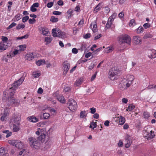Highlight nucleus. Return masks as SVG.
I'll return each instance as SVG.
<instances>
[{
  "mask_svg": "<svg viewBox=\"0 0 156 156\" xmlns=\"http://www.w3.org/2000/svg\"><path fill=\"white\" fill-rule=\"evenodd\" d=\"M24 79V77L22 76L19 80L13 84L12 87L9 88V94L7 101L10 104H15L16 106H17L19 104V101H16L13 96L15 93V91L18 88V86L22 83Z\"/></svg>",
  "mask_w": 156,
  "mask_h": 156,
  "instance_id": "1",
  "label": "nucleus"
},
{
  "mask_svg": "<svg viewBox=\"0 0 156 156\" xmlns=\"http://www.w3.org/2000/svg\"><path fill=\"white\" fill-rule=\"evenodd\" d=\"M120 73V70L116 67L112 68L108 73L109 77L110 79L114 80H116L118 77V75Z\"/></svg>",
  "mask_w": 156,
  "mask_h": 156,
  "instance_id": "2",
  "label": "nucleus"
},
{
  "mask_svg": "<svg viewBox=\"0 0 156 156\" xmlns=\"http://www.w3.org/2000/svg\"><path fill=\"white\" fill-rule=\"evenodd\" d=\"M119 43L120 44L123 43L130 45L131 44V38L129 36L127 35H122L118 37Z\"/></svg>",
  "mask_w": 156,
  "mask_h": 156,
  "instance_id": "3",
  "label": "nucleus"
},
{
  "mask_svg": "<svg viewBox=\"0 0 156 156\" xmlns=\"http://www.w3.org/2000/svg\"><path fill=\"white\" fill-rule=\"evenodd\" d=\"M30 144V146L36 149H39L40 147V144L39 140H36L33 137L29 138Z\"/></svg>",
  "mask_w": 156,
  "mask_h": 156,
  "instance_id": "4",
  "label": "nucleus"
},
{
  "mask_svg": "<svg viewBox=\"0 0 156 156\" xmlns=\"http://www.w3.org/2000/svg\"><path fill=\"white\" fill-rule=\"evenodd\" d=\"M52 34L54 37H62L65 35V33L62 31L58 28L53 29L52 30Z\"/></svg>",
  "mask_w": 156,
  "mask_h": 156,
  "instance_id": "5",
  "label": "nucleus"
},
{
  "mask_svg": "<svg viewBox=\"0 0 156 156\" xmlns=\"http://www.w3.org/2000/svg\"><path fill=\"white\" fill-rule=\"evenodd\" d=\"M40 136L38 137L37 138L38 139V140H39V141L43 142L44 141L45 138V134L46 133V132L45 131L42 132L40 128H38V129L37 130L36 132V134L37 136H39L40 135Z\"/></svg>",
  "mask_w": 156,
  "mask_h": 156,
  "instance_id": "6",
  "label": "nucleus"
},
{
  "mask_svg": "<svg viewBox=\"0 0 156 156\" xmlns=\"http://www.w3.org/2000/svg\"><path fill=\"white\" fill-rule=\"evenodd\" d=\"M9 144L15 146L18 149H21L23 147V144L20 141L16 140H12L9 142Z\"/></svg>",
  "mask_w": 156,
  "mask_h": 156,
  "instance_id": "7",
  "label": "nucleus"
},
{
  "mask_svg": "<svg viewBox=\"0 0 156 156\" xmlns=\"http://www.w3.org/2000/svg\"><path fill=\"white\" fill-rule=\"evenodd\" d=\"M64 66L63 74L65 75L67 74L70 67V64L67 61H65L63 63Z\"/></svg>",
  "mask_w": 156,
  "mask_h": 156,
  "instance_id": "8",
  "label": "nucleus"
},
{
  "mask_svg": "<svg viewBox=\"0 0 156 156\" xmlns=\"http://www.w3.org/2000/svg\"><path fill=\"white\" fill-rule=\"evenodd\" d=\"M11 121L13 123H17L20 124V118L18 115H14Z\"/></svg>",
  "mask_w": 156,
  "mask_h": 156,
  "instance_id": "9",
  "label": "nucleus"
},
{
  "mask_svg": "<svg viewBox=\"0 0 156 156\" xmlns=\"http://www.w3.org/2000/svg\"><path fill=\"white\" fill-rule=\"evenodd\" d=\"M133 41L135 44H138L141 43L142 40L140 37L135 36L133 37Z\"/></svg>",
  "mask_w": 156,
  "mask_h": 156,
  "instance_id": "10",
  "label": "nucleus"
},
{
  "mask_svg": "<svg viewBox=\"0 0 156 156\" xmlns=\"http://www.w3.org/2000/svg\"><path fill=\"white\" fill-rule=\"evenodd\" d=\"M67 105L69 106L74 107L77 106L76 102L72 99H70L69 100V101L67 103Z\"/></svg>",
  "mask_w": 156,
  "mask_h": 156,
  "instance_id": "11",
  "label": "nucleus"
},
{
  "mask_svg": "<svg viewBox=\"0 0 156 156\" xmlns=\"http://www.w3.org/2000/svg\"><path fill=\"white\" fill-rule=\"evenodd\" d=\"M127 80L126 79H123L121 83L119 85V87L120 90H124L126 89V84L124 83L126 82Z\"/></svg>",
  "mask_w": 156,
  "mask_h": 156,
  "instance_id": "12",
  "label": "nucleus"
},
{
  "mask_svg": "<svg viewBox=\"0 0 156 156\" xmlns=\"http://www.w3.org/2000/svg\"><path fill=\"white\" fill-rule=\"evenodd\" d=\"M90 27L91 28L94 33L96 32L97 31V25L95 21L92 22L90 26Z\"/></svg>",
  "mask_w": 156,
  "mask_h": 156,
  "instance_id": "13",
  "label": "nucleus"
},
{
  "mask_svg": "<svg viewBox=\"0 0 156 156\" xmlns=\"http://www.w3.org/2000/svg\"><path fill=\"white\" fill-rule=\"evenodd\" d=\"M57 99L61 103L63 104L66 102L64 97L61 95H59L56 96Z\"/></svg>",
  "mask_w": 156,
  "mask_h": 156,
  "instance_id": "14",
  "label": "nucleus"
},
{
  "mask_svg": "<svg viewBox=\"0 0 156 156\" xmlns=\"http://www.w3.org/2000/svg\"><path fill=\"white\" fill-rule=\"evenodd\" d=\"M7 46L2 42H0V52L4 51L7 49Z\"/></svg>",
  "mask_w": 156,
  "mask_h": 156,
  "instance_id": "15",
  "label": "nucleus"
},
{
  "mask_svg": "<svg viewBox=\"0 0 156 156\" xmlns=\"http://www.w3.org/2000/svg\"><path fill=\"white\" fill-rule=\"evenodd\" d=\"M28 118L29 120L31 122H36L38 121V119L34 116Z\"/></svg>",
  "mask_w": 156,
  "mask_h": 156,
  "instance_id": "16",
  "label": "nucleus"
},
{
  "mask_svg": "<svg viewBox=\"0 0 156 156\" xmlns=\"http://www.w3.org/2000/svg\"><path fill=\"white\" fill-rule=\"evenodd\" d=\"M20 124L17 123H13V132H16L18 131L20 129Z\"/></svg>",
  "mask_w": 156,
  "mask_h": 156,
  "instance_id": "17",
  "label": "nucleus"
},
{
  "mask_svg": "<svg viewBox=\"0 0 156 156\" xmlns=\"http://www.w3.org/2000/svg\"><path fill=\"white\" fill-rule=\"evenodd\" d=\"M45 63V61L44 59H40L39 60L37 61H36V64L37 65L40 66L41 65H43Z\"/></svg>",
  "mask_w": 156,
  "mask_h": 156,
  "instance_id": "18",
  "label": "nucleus"
},
{
  "mask_svg": "<svg viewBox=\"0 0 156 156\" xmlns=\"http://www.w3.org/2000/svg\"><path fill=\"white\" fill-rule=\"evenodd\" d=\"M33 53H29L27 55V59L29 60H32L34 58Z\"/></svg>",
  "mask_w": 156,
  "mask_h": 156,
  "instance_id": "19",
  "label": "nucleus"
},
{
  "mask_svg": "<svg viewBox=\"0 0 156 156\" xmlns=\"http://www.w3.org/2000/svg\"><path fill=\"white\" fill-rule=\"evenodd\" d=\"M119 120V124L121 125H123L126 121L125 118L121 115L120 116Z\"/></svg>",
  "mask_w": 156,
  "mask_h": 156,
  "instance_id": "20",
  "label": "nucleus"
},
{
  "mask_svg": "<svg viewBox=\"0 0 156 156\" xmlns=\"http://www.w3.org/2000/svg\"><path fill=\"white\" fill-rule=\"evenodd\" d=\"M73 10L72 9H69L67 12L68 14V18L69 19L71 16H73Z\"/></svg>",
  "mask_w": 156,
  "mask_h": 156,
  "instance_id": "21",
  "label": "nucleus"
},
{
  "mask_svg": "<svg viewBox=\"0 0 156 156\" xmlns=\"http://www.w3.org/2000/svg\"><path fill=\"white\" fill-rule=\"evenodd\" d=\"M82 82V80L81 78L78 79L76 81L75 83V85L79 86L80 85Z\"/></svg>",
  "mask_w": 156,
  "mask_h": 156,
  "instance_id": "22",
  "label": "nucleus"
},
{
  "mask_svg": "<svg viewBox=\"0 0 156 156\" xmlns=\"http://www.w3.org/2000/svg\"><path fill=\"white\" fill-rule=\"evenodd\" d=\"M12 57V55H9L7 54L6 56H4L3 57V60H4L5 62H7L8 61V58H11Z\"/></svg>",
  "mask_w": 156,
  "mask_h": 156,
  "instance_id": "23",
  "label": "nucleus"
},
{
  "mask_svg": "<svg viewBox=\"0 0 156 156\" xmlns=\"http://www.w3.org/2000/svg\"><path fill=\"white\" fill-rule=\"evenodd\" d=\"M97 122H92L90 124V128H91L92 129H94L95 128H96L97 126V125L96 124Z\"/></svg>",
  "mask_w": 156,
  "mask_h": 156,
  "instance_id": "24",
  "label": "nucleus"
},
{
  "mask_svg": "<svg viewBox=\"0 0 156 156\" xmlns=\"http://www.w3.org/2000/svg\"><path fill=\"white\" fill-rule=\"evenodd\" d=\"M25 27V25L23 23H19L16 27L17 30H20L21 29H23Z\"/></svg>",
  "mask_w": 156,
  "mask_h": 156,
  "instance_id": "25",
  "label": "nucleus"
},
{
  "mask_svg": "<svg viewBox=\"0 0 156 156\" xmlns=\"http://www.w3.org/2000/svg\"><path fill=\"white\" fill-rule=\"evenodd\" d=\"M128 135L127 136V139H126V143L125 144V147L126 148H128L131 145L130 141L129 139H127Z\"/></svg>",
  "mask_w": 156,
  "mask_h": 156,
  "instance_id": "26",
  "label": "nucleus"
},
{
  "mask_svg": "<svg viewBox=\"0 0 156 156\" xmlns=\"http://www.w3.org/2000/svg\"><path fill=\"white\" fill-rule=\"evenodd\" d=\"M42 34L44 35H46L48 32V30L47 28H42Z\"/></svg>",
  "mask_w": 156,
  "mask_h": 156,
  "instance_id": "27",
  "label": "nucleus"
},
{
  "mask_svg": "<svg viewBox=\"0 0 156 156\" xmlns=\"http://www.w3.org/2000/svg\"><path fill=\"white\" fill-rule=\"evenodd\" d=\"M134 77L133 76L128 75L127 76V79L126 80H128L129 82H131L134 80Z\"/></svg>",
  "mask_w": 156,
  "mask_h": 156,
  "instance_id": "28",
  "label": "nucleus"
},
{
  "mask_svg": "<svg viewBox=\"0 0 156 156\" xmlns=\"http://www.w3.org/2000/svg\"><path fill=\"white\" fill-rule=\"evenodd\" d=\"M10 110V108H5V109H4V115L7 116L9 114Z\"/></svg>",
  "mask_w": 156,
  "mask_h": 156,
  "instance_id": "29",
  "label": "nucleus"
},
{
  "mask_svg": "<svg viewBox=\"0 0 156 156\" xmlns=\"http://www.w3.org/2000/svg\"><path fill=\"white\" fill-rule=\"evenodd\" d=\"M152 37V35L149 33L146 34L143 37V38L144 39H147L148 38H151Z\"/></svg>",
  "mask_w": 156,
  "mask_h": 156,
  "instance_id": "30",
  "label": "nucleus"
},
{
  "mask_svg": "<svg viewBox=\"0 0 156 156\" xmlns=\"http://www.w3.org/2000/svg\"><path fill=\"white\" fill-rule=\"evenodd\" d=\"M66 108L65 110L69 112H74L76 109V108Z\"/></svg>",
  "mask_w": 156,
  "mask_h": 156,
  "instance_id": "31",
  "label": "nucleus"
},
{
  "mask_svg": "<svg viewBox=\"0 0 156 156\" xmlns=\"http://www.w3.org/2000/svg\"><path fill=\"white\" fill-rule=\"evenodd\" d=\"M20 19V15L18 14L15 16L13 20L14 21H18Z\"/></svg>",
  "mask_w": 156,
  "mask_h": 156,
  "instance_id": "32",
  "label": "nucleus"
},
{
  "mask_svg": "<svg viewBox=\"0 0 156 156\" xmlns=\"http://www.w3.org/2000/svg\"><path fill=\"white\" fill-rule=\"evenodd\" d=\"M41 74L40 73H37L36 72H34L33 73V75L35 78L38 77Z\"/></svg>",
  "mask_w": 156,
  "mask_h": 156,
  "instance_id": "33",
  "label": "nucleus"
},
{
  "mask_svg": "<svg viewBox=\"0 0 156 156\" xmlns=\"http://www.w3.org/2000/svg\"><path fill=\"white\" fill-rule=\"evenodd\" d=\"M26 48V45L25 44L20 45L19 46V50L21 51H24Z\"/></svg>",
  "mask_w": 156,
  "mask_h": 156,
  "instance_id": "34",
  "label": "nucleus"
},
{
  "mask_svg": "<svg viewBox=\"0 0 156 156\" xmlns=\"http://www.w3.org/2000/svg\"><path fill=\"white\" fill-rule=\"evenodd\" d=\"M143 116L144 118L147 119L150 117V114L148 112H144L143 113Z\"/></svg>",
  "mask_w": 156,
  "mask_h": 156,
  "instance_id": "35",
  "label": "nucleus"
},
{
  "mask_svg": "<svg viewBox=\"0 0 156 156\" xmlns=\"http://www.w3.org/2000/svg\"><path fill=\"white\" fill-rule=\"evenodd\" d=\"M58 20V19L57 18H55L54 16H52L50 19V21L53 22H56Z\"/></svg>",
  "mask_w": 156,
  "mask_h": 156,
  "instance_id": "36",
  "label": "nucleus"
},
{
  "mask_svg": "<svg viewBox=\"0 0 156 156\" xmlns=\"http://www.w3.org/2000/svg\"><path fill=\"white\" fill-rule=\"evenodd\" d=\"M16 25V23L13 22L10 25H9L8 27L6 29L7 30H9L11 29L12 27L15 26Z\"/></svg>",
  "mask_w": 156,
  "mask_h": 156,
  "instance_id": "37",
  "label": "nucleus"
},
{
  "mask_svg": "<svg viewBox=\"0 0 156 156\" xmlns=\"http://www.w3.org/2000/svg\"><path fill=\"white\" fill-rule=\"evenodd\" d=\"M50 116V114L47 113H44L43 114V117L44 119H47Z\"/></svg>",
  "mask_w": 156,
  "mask_h": 156,
  "instance_id": "38",
  "label": "nucleus"
},
{
  "mask_svg": "<svg viewBox=\"0 0 156 156\" xmlns=\"http://www.w3.org/2000/svg\"><path fill=\"white\" fill-rule=\"evenodd\" d=\"M100 4L99 3L95 7L94 11L95 12H98V11L100 10Z\"/></svg>",
  "mask_w": 156,
  "mask_h": 156,
  "instance_id": "39",
  "label": "nucleus"
},
{
  "mask_svg": "<svg viewBox=\"0 0 156 156\" xmlns=\"http://www.w3.org/2000/svg\"><path fill=\"white\" fill-rule=\"evenodd\" d=\"M154 133V132H153L152 131H150V133L149 134V138H150V139L153 138L155 136Z\"/></svg>",
  "mask_w": 156,
  "mask_h": 156,
  "instance_id": "40",
  "label": "nucleus"
},
{
  "mask_svg": "<svg viewBox=\"0 0 156 156\" xmlns=\"http://www.w3.org/2000/svg\"><path fill=\"white\" fill-rule=\"evenodd\" d=\"M105 49V51H106L107 53H109L110 52H111L112 51L113 48L112 47H108L107 48H106Z\"/></svg>",
  "mask_w": 156,
  "mask_h": 156,
  "instance_id": "41",
  "label": "nucleus"
},
{
  "mask_svg": "<svg viewBox=\"0 0 156 156\" xmlns=\"http://www.w3.org/2000/svg\"><path fill=\"white\" fill-rule=\"evenodd\" d=\"M86 111H81L80 113V117L81 118H83L84 116L86 115Z\"/></svg>",
  "mask_w": 156,
  "mask_h": 156,
  "instance_id": "42",
  "label": "nucleus"
},
{
  "mask_svg": "<svg viewBox=\"0 0 156 156\" xmlns=\"http://www.w3.org/2000/svg\"><path fill=\"white\" fill-rule=\"evenodd\" d=\"M135 20L134 19L131 20L129 24V26H132L134 25L135 24Z\"/></svg>",
  "mask_w": 156,
  "mask_h": 156,
  "instance_id": "43",
  "label": "nucleus"
},
{
  "mask_svg": "<svg viewBox=\"0 0 156 156\" xmlns=\"http://www.w3.org/2000/svg\"><path fill=\"white\" fill-rule=\"evenodd\" d=\"M143 31V28L142 27H139L137 30V32L138 33H142Z\"/></svg>",
  "mask_w": 156,
  "mask_h": 156,
  "instance_id": "44",
  "label": "nucleus"
},
{
  "mask_svg": "<svg viewBox=\"0 0 156 156\" xmlns=\"http://www.w3.org/2000/svg\"><path fill=\"white\" fill-rule=\"evenodd\" d=\"M50 112L51 114L53 115H55L56 113V110L54 109L53 108H52L50 109Z\"/></svg>",
  "mask_w": 156,
  "mask_h": 156,
  "instance_id": "45",
  "label": "nucleus"
},
{
  "mask_svg": "<svg viewBox=\"0 0 156 156\" xmlns=\"http://www.w3.org/2000/svg\"><path fill=\"white\" fill-rule=\"evenodd\" d=\"M2 39L3 41V42L4 43H6L8 39V38L7 37L4 36H2Z\"/></svg>",
  "mask_w": 156,
  "mask_h": 156,
  "instance_id": "46",
  "label": "nucleus"
},
{
  "mask_svg": "<svg viewBox=\"0 0 156 156\" xmlns=\"http://www.w3.org/2000/svg\"><path fill=\"white\" fill-rule=\"evenodd\" d=\"M52 40L51 38L49 37H45V41L46 42L48 43H50L51 42Z\"/></svg>",
  "mask_w": 156,
  "mask_h": 156,
  "instance_id": "47",
  "label": "nucleus"
},
{
  "mask_svg": "<svg viewBox=\"0 0 156 156\" xmlns=\"http://www.w3.org/2000/svg\"><path fill=\"white\" fill-rule=\"evenodd\" d=\"M156 89V85H150L146 88L147 89H149L152 88Z\"/></svg>",
  "mask_w": 156,
  "mask_h": 156,
  "instance_id": "48",
  "label": "nucleus"
},
{
  "mask_svg": "<svg viewBox=\"0 0 156 156\" xmlns=\"http://www.w3.org/2000/svg\"><path fill=\"white\" fill-rule=\"evenodd\" d=\"M29 19V17L28 16H26L23 17L22 18V22L25 23Z\"/></svg>",
  "mask_w": 156,
  "mask_h": 156,
  "instance_id": "49",
  "label": "nucleus"
},
{
  "mask_svg": "<svg viewBox=\"0 0 156 156\" xmlns=\"http://www.w3.org/2000/svg\"><path fill=\"white\" fill-rule=\"evenodd\" d=\"M36 21L35 19L34 18L33 19H30L29 20V23L30 24H33Z\"/></svg>",
  "mask_w": 156,
  "mask_h": 156,
  "instance_id": "50",
  "label": "nucleus"
},
{
  "mask_svg": "<svg viewBox=\"0 0 156 156\" xmlns=\"http://www.w3.org/2000/svg\"><path fill=\"white\" fill-rule=\"evenodd\" d=\"M5 151L4 148L3 147H2L0 148V155H2L5 153Z\"/></svg>",
  "mask_w": 156,
  "mask_h": 156,
  "instance_id": "51",
  "label": "nucleus"
},
{
  "mask_svg": "<svg viewBox=\"0 0 156 156\" xmlns=\"http://www.w3.org/2000/svg\"><path fill=\"white\" fill-rule=\"evenodd\" d=\"M91 34L90 33H87L85 35H83V37L85 39H87L90 37Z\"/></svg>",
  "mask_w": 156,
  "mask_h": 156,
  "instance_id": "52",
  "label": "nucleus"
},
{
  "mask_svg": "<svg viewBox=\"0 0 156 156\" xmlns=\"http://www.w3.org/2000/svg\"><path fill=\"white\" fill-rule=\"evenodd\" d=\"M112 24V22H111V21L110 22H108L106 24V27L107 28H109L110 27Z\"/></svg>",
  "mask_w": 156,
  "mask_h": 156,
  "instance_id": "53",
  "label": "nucleus"
},
{
  "mask_svg": "<svg viewBox=\"0 0 156 156\" xmlns=\"http://www.w3.org/2000/svg\"><path fill=\"white\" fill-rule=\"evenodd\" d=\"M53 13L55 15H61L62 14V12L58 11H54L53 12Z\"/></svg>",
  "mask_w": 156,
  "mask_h": 156,
  "instance_id": "54",
  "label": "nucleus"
},
{
  "mask_svg": "<svg viewBox=\"0 0 156 156\" xmlns=\"http://www.w3.org/2000/svg\"><path fill=\"white\" fill-rule=\"evenodd\" d=\"M149 57L151 58H155L156 57V52L155 51V52H154L153 54L151 55L150 56H149Z\"/></svg>",
  "mask_w": 156,
  "mask_h": 156,
  "instance_id": "55",
  "label": "nucleus"
},
{
  "mask_svg": "<svg viewBox=\"0 0 156 156\" xmlns=\"http://www.w3.org/2000/svg\"><path fill=\"white\" fill-rule=\"evenodd\" d=\"M143 26L145 29H147L150 27V24L148 23H145L144 24Z\"/></svg>",
  "mask_w": 156,
  "mask_h": 156,
  "instance_id": "56",
  "label": "nucleus"
},
{
  "mask_svg": "<svg viewBox=\"0 0 156 156\" xmlns=\"http://www.w3.org/2000/svg\"><path fill=\"white\" fill-rule=\"evenodd\" d=\"M97 72H96L92 76L90 80L91 81L93 80L95 78L97 74Z\"/></svg>",
  "mask_w": 156,
  "mask_h": 156,
  "instance_id": "57",
  "label": "nucleus"
},
{
  "mask_svg": "<svg viewBox=\"0 0 156 156\" xmlns=\"http://www.w3.org/2000/svg\"><path fill=\"white\" fill-rule=\"evenodd\" d=\"M72 52L74 54H77L78 53V50L76 48H73L72 49Z\"/></svg>",
  "mask_w": 156,
  "mask_h": 156,
  "instance_id": "58",
  "label": "nucleus"
},
{
  "mask_svg": "<svg viewBox=\"0 0 156 156\" xmlns=\"http://www.w3.org/2000/svg\"><path fill=\"white\" fill-rule=\"evenodd\" d=\"M126 82H124L125 83L124 84H126V88L128 87H129L131 83V82H129L128 81V83H126Z\"/></svg>",
  "mask_w": 156,
  "mask_h": 156,
  "instance_id": "59",
  "label": "nucleus"
},
{
  "mask_svg": "<svg viewBox=\"0 0 156 156\" xmlns=\"http://www.w3.org/2000/svg\"><path fill=\"white\" fill-rule=\"evenodd\" d=\"M57 3L58 5L62 6L63 4V2L62 0H59L57 2Z\"/></svg>",
  "mask_w": 156,
  "mask_h": 156,
  "instance_id": "60",
  "label": "nucleus"
},
{
  "mask_svg": "<svg viewBox=\"0 0 156 156\" xmlns=\"http://www.w3.org/2000/svg\"><path fill=\"white\" fill-rule=\"evenodd\" d=\"M53 4V3L52 2L48 3L47 5V6L48 8H51Z\"/></svg>",
  "mask_w": 156,
  "mask_h": 156,
  "instance_id": "61",
  "label": "nucleus"
},
{
  "mask_svg": "<svg viewBox=\"0 0 156 156\" xmlns=\"http://www.w3.org/2000/svg\"><path fill=\"white\" fill-rule=\"evenodd\" d=\"M70 89V87H65L64 88V90L66 92L69 91Z\"/></svg>",
  "mask_w": 156,
  "mask_h": 156,
  "instance_id": "62",
  "label": "nucleus"
},
{
  "mask_svg": "<svg viewBox=\"0 0 156 156\" xmlns=\"http://www.w3.org/2000/svg\"><path fill=\"white\" fill-rule=\"evenodd\" d=\"M37 9L34 7L33 6H31L30 7V10L32 12H34L37 11Z\"/></svg>",
  "mask_w": 156,
  "mask_h": 156,
  "instance_id": "63",
  "label": "nucleus"
},
{
  "mask_svg": "<svg viewBox=\"0 0 156 156\" xmlns=\"http://www.w3.org/2000/svg\"><path fill=\"white\" fill-rule=\"evenodd\" d=\"M43 90L42 89L41 87L39 88L38 89V91H37L38 93L39 94H42L43 93Z\"/></svg>",
  "mask_w": 156,
  "mask_h": 156,
  "instance_id": "64",
  "label": "nucleus"
}]
</instances>
